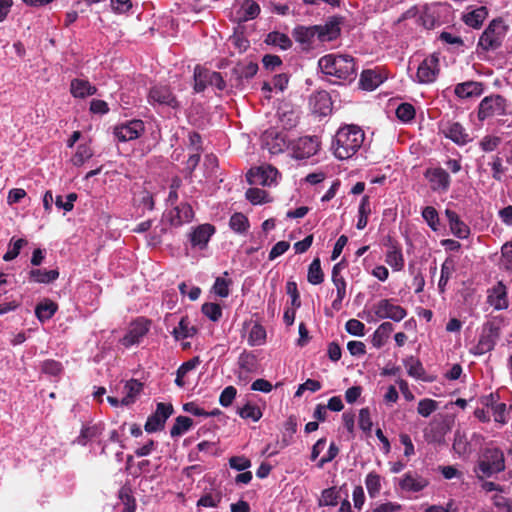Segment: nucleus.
Segmentation results:
<instances>
[{
	"mask_svg": "<svg viewBox=\"0 0 512 512\" xmlns=\"http://www.w3.org/2000/svg\"><path fill=\"white\" fill-rule=\"evenodd\" d=\"M210 70L202 68L200 66H196L194 70V90L197 93L203 92L210 82Z\"/></svg>",
	"mask_w": 512,
	"mask_h": 512,
	"instance_id": "nucleus-35",
	"label": "nucleus"
},
{
	"mask_svg": "<svg viewBox=\"0 0 512 512\" xmlns=\"http://www.w3.org/2000/svg\"><path fill=\"white\" fill-rule=\"evenodd\" d=\"M429 484L428 480L417 473L407 472L399 481V487L408 492H420Z\"/></svg>",
	"mask_w": 512,
	"mask_h": 512,
	"instance_id": "nucleus-22",
	"label": "nucleus"
},
{
	"mask_svg": "<svg viewBox=\"0 0 512 512\" xmlns=\"http://www.w3.org/2000/svg\"><path fill=\"white\" fill-rule=\"evenodd\" d=\"M222 500L221 493H207L199 498L197 501L198 507L216 508Z\"/></svg>",
	"mask_w": 512,
	"mask_h": 512,
	"instance_id": "nucleus-57",
	"label": "nucleus"
},
{
	"mask_svg": "<svg viewBox=\"0 0 512 512\" xmlns=\"http://www.w3.org/2000/svg\"><path fill=\"white\" fill-rule=\"evenodd\" d=\"M501 266L507 271H512V240L501 247Z\"/></svg>",
	"mask_w": 512,
	"mask_h": 512,
	"instance_id": "nucleus-58",
	"label": "nucleus"
},
{
	"mask_svg": "<svg viewBox=\"0 0 512 512\" xmlns=\"http://www.w3.org/2000/svg\"><path fill=\"white\" fill-rule=\"evenodd\" d=\"M202 313L211 321L217 322L222 317V308L217 303H204L201 308Z\"/></svg>",
	"mask_w": 512,
	"mask_h": 512,
	"instance_id": "nucleus-53",
	"label": "nucleus"
},
{
	"mask_svg": "<svg viewBox=\"0 0 512 512\" xmlns=\"http://www.w3.org/2000/svg\"><path fill=\"white\" fill-rule=\"evenodd\" d=\"M437 409L438 402L436 400L425 398L418 402L417 412L423 417H429Z\"/></svg>",
	"mask_w": 512,
	"mask_h": 512,
	"instance_id": "nucleus-54",
	"label": "nucleus"
},
{
	"mask_svg": "<svg viewBox=\"0 0 512 512\" xmlns=\"http://www.w3.org/2000/svg\"><path fill=\"white\" fill-rule=\"evenodd\" d=\"M320 148V140L317 136L300 137L294 144V156L297 159H306L314 156Z\"/></svg>",
	"mask_w": 512,
	"mask_h": 512,
	"instance_id": "nucleus-17",
	"label": "nucleus"
},
{
	"mask_svg": "<svg viewBox=\"0 0 512 512\" xmlns=\"http://www.w3.org/2000/svg\"><path fill=\"white\" fill-rule=\"evenodd\" d=\"M339 497V491L336 487L324 489L319 499V506H335Z\"/></svg>",
	"mask_w": 512,
	"mask_h": 512,
	"instance_id": "nucleus-46",
	"label": "nucleus"
},
{
	"mask_svg": "<svg viewBox=\"0 0 512 512\" xmlns=\"http://www.w3.org/2000/svg\"><path fill=\"white\" fill-rule=\"evenodd\" d=\"M174 409L172 404L158 403L156 411L150 415L144 425V429L148 433L162 430L166 420L172 415Z\"/></svg>",
	"mask_w": 512,
	"mask_h": 512,
	"instance_id": "nucleus-13",
	"label": "nucleus"
},
{
	"mask_svg": "<svg viewBox=\"0 0 512 512\" xmlns=\"http://www.w3.org/2000/svg\"><path fill=\"white\" fill-rule=\"evenodd\" d=\"M365 139L363 130L356 125H346L338 129L332 148L336 158L344 160L352 157Z\"/></svg>",
	"mask_w": 512,
	"mask_h": 512,
	"instance_id": "nucleus-2",
	"label": "nucleus"
},
{
	"mask_svg": "<svg viewBox=\"0 0 512 512\" xmlns=\"http://www.w3.org/2000/svg\"><path fill=\"white\" fill-rule=\"evenodd\" d=\"M424 177L428 180L430 188L434 192L445 193L450 188V175L442 167L427 168L424 172Z\"/></svg>",
	"mask_w": 512,
	"mask_h": 512,
	"instance_id": "nucleus-10",
	"label": "nucleus"
},
{
	"mask_svg": "<svg viewBox=\"0 0 512 512\" xmlns=\"http://www.w3.org/2000/svg\"><path fill=\"white\" fill-rule=\"evenodd\" d=\"M439 71V58L432 54L419 64L416 73L417 81L421 84L432 83L436 80Z\"/></svg>",
	"mask_w": 512,
	"mask_h": 512,
	"instance_id": "nucleus-15",
	"label": "nucleus"
},
{
	"mask_svg": "<svg viewBox=\"0 0 512 512\" xmlns=\"http://www.w3.org/2000/svg\"><path fill=\"white\" fill-rule=\"evenodd\" d=\"M145 131L142 120L134 119L116 125L113 130L115 138L120 142H127L138 139Z\"/></svg>",
	"mask_w": 512,
	"mask_h": 512,
	"instance_id": "nucleus-8",
	"label": "nucleus"
},
{
	"mask_svg": "<svg viewBox=\"0 0 512 512\" xmlns=\"http://www.w3.org/2000/svg\"><path fill=\"white\" fill-rule=\"evenodd\" d=\"M41 371L50 376H59L63 372V366L59 361L47 359L42 362Z\"/></svg>",
	"mask_w": 512,
	"mask_h": 512,
	"instance_id": "nucleus-56",
	"label": "nucleus"
},
{
	"mask_svg": "<svg viewBox=\"0 0 512 512\" xmlns=\"http://www.w3.org/2000/svg\"><path fill=\"white\" fill-rule=\"evenodd\" d=\"M238 414L241 418L251 419L254 422L258 421L262 417L260 408L250 403H247L243 407L239 408Z\"/></svg>",
	"mask_w": 512,
	"mask_h": 512,
	"instance_id": "nucleus-51",
	"label": "nucleus"
},
{
	"mask_svg": "<svg viewBox=\"0 0 512 512\" xmlns=\"http://www.w3.org/2000/svg\"><path fill=\"white\" fill-rule=\"evenodd\" d=\"M365 485L368 494L371 498H375L379 495L381 490V477L376 472H370L367 474L365 479Z\"/></svg>",
	"mask_w": 512,
	"mask_h": 512,
	"instance_id": "nucleus-40",
	"label": "nucleus"
},
{
	"mask_svg": "<svg viewBox=\"0 0 512 512\" xmlns=\"http://www.w3.org/2000/svg\"><path fill=\"white\" fill-rule=\"evenodd\" d=\"M59 278V270L58 269H40L35 268L31 269L28 272V280L30 282L39 283V284H50L56 281Z\"/></svg>",
	"mask_w": 512,
	"mask_h": 512,
	"instance_id": "nucleus-26",
	"label": "nucleus"
},
{
	"mask_svg": "<svg viewBox=\"0 0 512 512\" xmlns=\"http://www.w3.org/2000/svg\"><path fill=\"white\" fill-rule=\"evenodd\" d=\"M93 156L91 148L86 144H80L77 147L76 153L73 156V164L75 166H81L84 162Z\"/></svg>",
	"mask_w": 512,
	"mask_h": 512,
	"instance_id": "nucleus-55",
	"label": "nucleus"
},
{
	"mask_svg": "<svg viewBox=\"0 0 512 512\" xmlns=\"http://www.w3.org/2000/svg\"><path fill=\"white\" fill-rule=\"evenodd\" d=\"M260 13V6L254 0H244L236 11V21L239 23L255 19Z\"/></svg>",
	"mask_w": 512,
	"mask_h": 512,
	"instance_id": "nucleus-24",
	"label": "nucleus"
},
{
	"mask_svg": "<svg viewBox=\"0 0 512 512\" xmlns=\"http://www.w3.org/2000/svg\"><path fill=\"white\" fill-rule=\"evenodd\" d=\"M394 327L390 322H383L374 332L372 336V344L376 348L382 347L390 334L393 332Z\"/></svg>",
	"mask_w": 512,
	"mask_h": 512,
	"instance_id": "nucleus-32",
	"label": "nucleus"
},
{
	"mask_svg": "<svg viewBox=\"0 0 512 512\" xmlns=\"http://www.w3.org/2000/svg\"><path fill=\"white\" fill-rule=\"evenodd\" d=\"M333 284L336 287L337 296L332 302V308L339 311L342 308V302L346 297V280L344 278L332 279Z\"/></svg>",
	"mask_w": 512,
	"mask_h": 512,
	"instance_id": "nucleus-39",
	"label": "nucleus"
},
{
	"mask_svg": "<svg viewBox=\"0 0 512 512\" xmlns=\"http://www.w3.org/2000/svg\"><path fill=\"white\" fill-rule=\"evenodd\" d=\"M343 17L331 16L323 25H315L317 29V39L320 42H329L340 36Z\"/></svg>",
	"mask_w": 512,
	"mask_h": 512,
	"instance_id": "nucleus-16",
	"label": "nucleus"
},
{
	"mask_svg": "<svg viewBox=\"0 0 512 512\" xmlns=\"http://www.w3.org/2000/svg\"><path fill=\"white\" fill-rule=\"evenodd\" d=\"M492 169V178L496 181H502L503 175L506 172V167L502 164V159L499 156H493V161L490 163Z\"/></svg>",
	"mask_w": 512,
	"mask_h": 512,
	"instance_id": "nucleus-62",
	"label": "nucleus"
},
{
	"mask_svg": "<svg viewBox=\"0 0 512 512\" xmlns=\"http://www.w3.org/2000/svg\"><path fill=\"white\" fill-rule=\"evenodd\" d=\"M445 215L449 222L451 232L460 239L467 238L470 234V228L459 217V215L450 209L445 210Z\"/></svg>",
	"mask_w": 512,
	"mask_h": 512,
	"instance_id": "nucleus-23",
	"label": "nucleus"
},
{
	"mask_svg": "<svg viewBox=\"0 0 512 512\" xmlns=\"http://www.w3.org/2000/svg\"><path fill=\"white\" fill-rule=\"evenodd\" d=\"M148 100L151 104H159L178 109L180 103L176 96L173 94L171 88L167 85H155L150 88Z\"/></svg>",
	"mask_w": 512,
	"mask_h": 512,
	"instance_id": "nucleus-11",
	"label": "nucleus"
},
{
	"mask_svg": "<svg viewBox=\"0 0 512 512\" xmlns=\"http://www.w3.org/2000/svg\"><path fill=\"white\" fill-rule=\"evenodd\" d=\"M70 92L75 98H85L96 94L97 88L84 79H73L70 84Z\"/></svg>",
	"mask_w": 512,
	"mask_h": 512,
	"instance_id": "nucleus-27",
	"label": "nucleus"
},
{
	"mask_svg": "<svg viewBox=\"0 0 512 512\" xmlns=\"http://www.w3.org/2000/svg\"><path fill=\"white\" fill-rule=\"evenodd\" d=\"M197 333V329L194 326L189 325L187 317H182L179 321L178 327H175L172 331V335L176 340L193 337Z\"/></svg>",
	"mask_w": 512,
	"mask_h": 512,
	"instance_id": "nucleus-33",
	"label": "nucleus"
},
{
	"mask_svg": "<svg viewBox=\"0 0 512 512\" xmlns=\"http://www.w3.org/2000/svg\"><path fill=\"white\" fill-rule=\"evenodd\" d=\"M382 82V76L372 69L363 70L360 75V86L367 91L376 89Z\"/></svg>",
	"mask_w": 512,
	"mask_h": 512,
	"instance_id": "nucleus-29",
	"label": "nucleus"
},
{
	"mask_svg": "<svg viewBox=\"0 0 512 512\" xmlns=\"http://www.w3.org/2000/svg\"><path fill=\"white\" fill-rule=\"evenodd\" d=\"M168 218L172 226L179 227L193 220L194 211L190 204L182 202L169 211Z\"/></svg>",
	"mask_w": 512,
	"mask_h": 512,
	"instance_id": "nucleus-19",
	"label": "nucleus"
},
{
	"mask_svg": "<svg viewBox=\"0 0 512 512\" xmlns=\"http://www.w3.org/2000/svg\"><path fill=\"white\" fill-rule=\"evenodd\" d=\"M507 100L502 95H490L483 98L478 106V119L483 121L487 118L506 114Z\"/></svg>",
	"mask_w": 512,
	"mask_h": 512,
	"instance_id": "nucleus-6",
	"label": "nucleus"
},
{
	"mask_svg": "<svg viewBox=\"0 0 512 512\" xmlns=\"http://www.w3.org/2000/svg\"><path fill=\"white\" fill-rule=\"evenodd\" d=\"M375 315L380 319H391L400 322L407 316V311L400 305L393 303L392 299H382L373 306Z\"/></svg>",
	"mask_w": 512,
	"mask_h": 512,
	"instance_id": "nucleus-9",
	"label": "nucleus"
},
{
	"mask_svg": "<svg viewBox=\"0 0 512 512\" xmlns=\"http://www.w3.org/2000/svg\"><path fill=\"white\" fill-rule=\"evenodd\" d=\"M101 434V428L98 425L83 426L80 435L77 437L76 442L79 445L85 446L88 441L96 438Z\"/></svg>",
	"mask_w": 512,
	"mask_h": 512,
	"instance_id": "nucleus-42",
	"label": "nucleus"
},
{
	"mask_svg": "<svg viewBox=\"0 0 512 512\" xmlns=\"http://www.w3.org/2000/svg\"><path fill=\"white\" fill-rule=\"evenodd\" d=\"M193 425L191 418L187 416H178L175 419V423L170 430L171 437L181 436L186 433Z\"/></svg>",
	"mask_w": 512,
	"mask_h": 512,
	"instance_id": "nucleus-38",
	"label": "nucleus"
},
{
	"mask_svg": "<svg viewBox=\"0 0 512 512\" xmlns=\"http://www.w3.org/2000/svg\"><path fill=\"white\" fill-rule=\"evenodd\" d=\"M257 71L258 65L253 61L237 63L230 73L229 82L231 87L242 89L245 81L253 78Z\"/></svg>",
	"mask_w": 512,
	"mask_h": 512,
	"instance_id": "nucleus-7",
	"label": "nucleus"
},
{
	"mask_svg": "<svg viewBox=\"0 0 512 512\" xmlns=\"http://www.w3.org/2000/svg\"><path fill=\"white\" fill-rule=\"evenodd\" d=\"M385 261L394 271H401L404 268L402 248L395 251H387Z\"/></svg>",
	"mask_w": 512,
	"mask_h": 512,
	"instance_id": "nucleus-43",
	"label": "nucleus"
},
{
	"mask_svg": "<svg viewBox=\"0 0 512 512\" xmlns=\"http://www.w3.org/2000/svg\"><path fill=\"white\" fill-rule=\"evenodd\" d=\"M415 114L414 106L407 102L401 103L396 109L397 118L404 123L412 121L415 118Z\"/></svg>",
	"mask_w": 512,
	"mask_h": 512,
	"instance_id": "nucleus-49",
	"label": "nucleus"
},
{
	"mask_svg": "<svg viewBox=\"0 0 512 512\" xmlns=\"http://www.w3.org/2000/svg\"><path fill=\"white\" fill-rule=\"evenodd\" d=\"M266 341V330L260 323H254L249 331L248 344L250 346H261Z\"/></svg>",
	"mask_w": 512,
	"mask_h": 512,
	"instance_id": "nucleus-37",
	"label": "nucleus"
},
{
	"mask_svg": "<svg viewBox=\"0 0 512 512\" xmlns=\"http://www.w3.org/2000/svg\"><path fill=\"white\" fill-rule=\"evenodd\" d=\"M488 16V10L486 7L481 6L474 9L463 16V21L469 27L478 29L483 24L484 20Z\"/></svg>",
	"mask_w": 512,
	"mask_h": 512,
	"instance_id": "nucleus-30",
	"label": "nucleus"
},
{
	"mask_svg": "<svg viewBox=\"0 0 512 512\" xmlns=\"http://www.w3.org/2000/svg\"><path fill=\"white\" fill-rule=\"evenodd\" d=\"M245 196L246 199L254 205L269 202L268 193L260 188H249L246 191Z\"/></svg>",
	"mask_w": 512,
	"mask_h": 512,
	"instance_id": "nucleus-50",
	"label": "nucleus"
},
{
	"mask_svg": "<svg viewBox=\"0 0 512 512\" xmlns=\"http://www.w3.org/2000/svg\"><path fill=\"white\" fill-rule=\"evenodd\" d=\"M57 310V303L50 299H45L36 305L35 315L41 323H44L50 320L55 315Z\"/></svg>",
	"mask_w": 512,
	"mask_h": 512,
	"instance_id": "nucleus-28",
	"label": "nucleus"
},
{
	"mask_svg": "<svg viewBox=\"0 0 512 512\" xmlns=\"http://www.w3.org/2000/svg\"><path fill=\"white\" fill-rule=\"evenodd\" d=\"M454 93L459 98L478 97L483 93V83L467 81L455 86Z\"/></svg>",
	"mask_w": 512,
	"mask_h": 512,
	"instance_id": "nucleus-25",
	"label": "nucleus"
},
{
	"mask_svg": "<svg viewBox=\"0 0 512 512\" xmlns=\"http://www.w3.org/2000/svg\"><path fill=\"white\" fill-rule=\"evenodd\" d=\"M487 299L488 303L496 310H503L508 307L507 288L503 282H497V284L489 290Z\"/></svg>",
	"mask_w": 512,
	"mask_h": 512,
	"instance_id": "nucleus-21",
	"label": "nucleus"
},
{
	"mask_svg": "<svg viewBox=\"0 0 512 512\" xmlns=\"http://www.w3.org/2000/svg\"><path fill=\"white\" fill-rule=\"evenodd\" d=\"M322 73L333 76L341 82H352L357 77L355 59L350 55L327 54L318 61Z\"/></svg>",
	"mask_w": 512,
	"mask_h": 512,
	"instance_id": "nucleus-1",
	"label": "nucleus"
},
{
	"mask_svg": "<svg viewBox=\"0 0 512 512\" xmlns=\"http://www.w3.org/2000/svg\"><path fill=\"white\" fill-rule=\"evenodd\" d=\"M265 42L269 45L278 46L282 50H287L292 46V41L289 36L278 31L270 32Z\"/></svg>",
	"mask_w": 512,
	"mask_h": 512,
	"instance_id": "nucleus-34",
	"label": "nucleus"
},
{
	"mask_svg": "<svg viewBox=\"0 0 512 512\" xmlns=\"http://www.w3.org/2000/svg\"><path fill=\"white\" fill-rule=\"evenodd\" d=\"M506 32L504 21L493 19L480 36L478 46L485 51L496 50L502 45Z\"/></svg>",
	"mask_w": 512,
	"mask_h": 512,
	"instance_id": "nucleus-4",
	"label": "nucleus"
},
{
	"mask_svg": "<svg viewBox=\"0 0 512 512\" xmlns=\"http://www.w3.org/2000/svg\"><path fill=\"white\" fill-rule=\"evenodd\" d=\"M307 280L312 285H319L324 281V273L321 268V261L318 257L313 259L309 265Z\"/></svg>",
	"mask_w": 512,
	"mask_h": 512,
	"instance_id": "nucleus-36",
	"label": "nucleus"
},
{
	"mask_svg": "<svg viewBox=\"0 0 512 512\" xmlns=\"http://www.w3.org/2000/svg\"><path fill=\"white\" fill-rule=\"evenodd\" d=\"M26 244L27 241L23 238L15 241L14 238H12L9 243L8 251L3 256V260L8 262L15 259L19 255L21 248Z\"/></svg>",
	"mask_w": 512,
	"mask_h": 512,
	"instance_id": "nucleus-52",
	"label": "nucleus"
},
{
	"mask_svg": "<svg viewBox=\"0 0 512 512\" xmlns=\"http://www.w3.org/2000/svg\"><path fill=\"white\" fill-rule=\"evenodd\" d=\"M452 447L455 453H457L459 456L465 455L470 451V444L467 441L465 434L461 433L460 431L455 432Z\"/></svg>",
	"mask_w": 512,
	"mask_h": 512,
	"instance_id": "nucleus-45",
	"label": "nucleus"
},
{
	"mask_svg": "<svg viewBox=\"0 0 512 512\" xmlns=\"http://www.w3.org/2000/svg\"><path fill=\"white\" fill-rule=\"evenodd\" d=\"M230 228L237 233H244L249 228L248 218L242 213H234L229 220Z\"/></svg>",
	"mask_w": 512,
	"mask_h": 512,
	"instance_id": "nucleus-44",
	"label": "nucleus"
},
{
	"mask_svg": "<svg viewBox=\"0 0 512 512\" xmlns=\"http://www.w3.org/2000/svg\"><path fill=\"white\" fill-rule=\"evenodd\" d=\"M286 292L291 297V306L293 308H299L301 306V300L296 282L288 281L286 284Z\"/></svg>",
	"mask_w": 512,
	"mask_h": 512,
	"instance_id": "nucleus-63",
	"label": "nucleus"
},
{
	"mask_svg": "<svg viewBox=\"0 0 512 512\" xmlns=\"http://www.w3.org/2000/svg\"><path fill=\"white\" fill-rule=\"evenodd\" d=\"M231 280H227L223 277H217L213 285L214 293L222 298H226L229 295V285Z\"/></svg>",
	"mask_w": 512,
	"mask_h": 512,
	"instance_id": "nucleus-60",
	"label": "nucleus"
},
{
	"mask_svg": "<svg viewBox=\"0 0 512 512\" xmlns=\"http://www.w3.org/2000/svg\"><path fill=\"white\" fill-rule=\"evenodd\" d=\"M422 217L433 231H438L440 226L437 210L432 206H426L422 210Z\"/></svg>",
	"mask_w": 512,
	"mask_h": 512,
	"instance_id": "nucleus-48",
	"label": "nucleus"
},
{
	"mask_svg": "<svg viewBox=\"0 0 512 512\" xmlns=\"http://www.w3.org/2000/svg\"><path fill=\"white\" fill-rule=\"evenodd\" d=\"M500 143V137L487 135L481 139L479 146L484 152H492L500 145Z\"/></svg>",
	"mask_w": 512,
	"mask_h": 512,
	"instance_id": "nucleus-61",
	"label": "nucleus"
},
{
	"mask_svg": "<svg viewBox=\"0 0 512 512\" xmlns=\"http://www.w3.org/2000/svg\"><path fill=\"white\" fill-rule=\"evenodd\" d=\"M119 499L124 505V509L122 512H135L136 510V500L132 495V490L128 486H123L119 490Z\"/></svg>",
	"mask_w": 512,
	"mask_h": 512,
	"instance_id": "nucleus-41",
	"label": "nucleus"
},
{
	"mask_svg": "<svg viewBox=\"0 0 512 512\" xmlns=\"http://www.w3.org/2000/svg\"><path fill=\"white\" fill-rule=\"evenodd\" d=\"M292 34L297 42L301 44L310 45L312 44L313 39L317 37V29L315 28V25L309 27L297 26L296 28H294Z\"/></svg>",
	"mask_w": 512,
	"mask_h": 512,
	"instance_id": "nucleus-31",
	"label": "nucleus"
},
{
	"mask_svg": "<svg viewBox=\"0 0 512 512\" xmlns=\"http://www.w3.org/2000/svg\"><path fill=\"white\" fill-rule=\"evenodd\" d=\"M215 233V227L211 224H201L190 233V242L193 247L203 249L207 246L211 236Z\"/></svg>",
	"mask_w": 512,
	"mask_h": 512,
	"instance_id": "nucleus-20",
	"label": "nucleus"
},
{
	"mask_svg": "<svg viewBox=\"0 0 512 512\" xmlns=\"http://www.w3.org/2000/svg\"><path fill=\"white\" fill-rule=\"evenodd\" d=\"M151 321L139 318L135 320L122 339V344L126 347L138 344L140 340L148 333Z\"/></svg>",
	"mask_w": 512,
	"mask_h": 512,
	"instance_id": "nucleus-18",
	"label": "nucleus"
},
{
	"mask_svg": "<svg viewBox=\"0 0 512 512\" xmlns=\"http://www.w3.org/2000/svg\"><path fill=\"white\" fill-rule=\"evenodd\" d=\"M441 133L455 144L464 146L472 141L469 133L459 122L446 121L440 124Z\"/></svg>",
	"mask_w": 512,
	"mask_h": 512,
	"instance_id": "nucleus-14",
	"label": "nucleus"
},
{
	"mask_svg": "<svg viewBox=\"0 0 512 512\" xmlns=\"http://www.w3.org/2000/svg\"><path fill=\"white\" fill-rule=\"evenodd\" d=\"M505 470V457L503 451L494 446H486L480 455L475 467L477 478L483 480L484 477H491L493 474Z\"/></svg>",
	"mask_w": 512,
	"mask_h": 512,
	"instance_id": "nucleus-3",
	"label": "nucleus"
},
{
	"mask_svg": "<svg viewBox=\"0 0 512 512\" xmlns=\"http://www.w3.org/2000/svg\"><path fill=\"white\" fill-rule=\"evenodd\" d=\"M372 426H373V422L371 420L369 408L365 407V408L360 409V411H359V427H360V429L363 432L370 435Z\"/></svg>",
	"mask_w": 512,
	"mask_h": 512,
	"instance_id": "nucleus-59",
	"label": "nucleus"
},
{
	"mask_svg": "<svg viewBox=\"0 0 512 512\" xmlns=\"http://www.w3.org/2000/svg\"><path fill=\"white\" fill-rule=\"evenodd\" d=\"M500 322L497 320L488 321L483 325L482 333L477 345L473 349V354L483 355L494 349L500 338Z\"/></svg>",
	"mask_w": 512,
	"mask_h": 512,
	"instance_id": "nucleus-5",
	"label": "nucleus"
},
{
	"mask_svg": "<svg viewBox=\"0 0 512 512\" xmlns=\"http://www.w3.org/2000/svg\"><path fill=\"white\" fill-rule=\"evenodd\" d=\"M454 265L452 260H445L444 263L441 266V276L438 282V289L440 293L445 292V287L451 277V274L453 272Z\"/></svg>",
	"mask_w": 512,
	"mask_h": 512,
	"instance_id": "nucleus-47",
	"label": "nucleus"
},
{
	"mask_svg": "<svg viewBox=\"0 0 512 512\" xmlns=\"http://www.w3.org/2000/svg\"><path fill=\"white\" fill-rule=\"evenodd\" d=\"M277 175L278 170L271 165L259 166L251 168L246 174V179L250 185L270 186L275 182Z\"/></svg>",
	"mask_w": 512,
	"mask_h": 512,
	"instance_id": "nucleus-12",
	"label": "nucleus"
},
{
	"mask_svg": "<svg viewBox=\"0 0 512 512\" xmlns=\"http://www.w3.org/2000/svg\"><path fill=\"white\" fill-rule=\"evenodd\" d=\"M237 394V390L234 386H227L224 388V390L221 392L219 397V403L223 407H228L232 404L233 400L235 399Z\"/></svg>",
	"mask_w": 512,
	"mask_h": 512,
	"instance_id": "nucleus-64",
	"label": "nucleus"
}]
</instances>
